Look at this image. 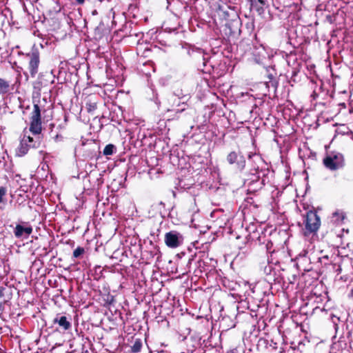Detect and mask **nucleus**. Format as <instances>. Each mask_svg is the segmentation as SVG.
I'll return each instance as SVG.
<instances>
[{
	"mask_svg": "<svg viewBox=\"0 0 353 353\" xmlns=\"http://www.w3.org/2000/svg\"><path fill=\"white\" fill-rule=\"evenodd\" d=\"M54 323H58L59 325L63 329V330H68L71 327V323L65 316L57 317L54 319Z\"/></svg>",
	"mask_w": 353,
	"mask_h": 353,
	"instance_id": "obj_9",
	"label": "nucleus"
},
{
	"mask_svg": "<svg viewBox=\"0 0 353 353\" xmlns=\"http://www.w3.org/2000/svg\"><path fill=\"white\" fill-rule=\"evenodd\" d=\"M8 87V83L3 79H0V92L6 91Z\"/></svg>",
	"mask_w": 353,
	"mask_h": 353,
	"instance_id": "obj_14",
	"label": "nucleus"
},
{
	"mask_svg": "<svg viewBox=\"0 0 353 353\" xmlns=\"http://www.w3.org/2000/svg\"><path fill=\"white\" fill-rule=\"evenodd\" d=\"M3 311V306L2 305V303H0V315L2 314Z\"/></svg>",
	"mask_w": 353,
	"mask_h": 353,
	"instance_id": "obj_18",
	"label": "nucleus"
},
{
	"mask_svg": "<svg viewBox=\"0 0 353 353\" xmlns=\"http://www.w3.org/2000/svg\"><path fill=\"white\" fill-rule=\"evenodd\" d=\"M31 148L32 147H29L28 143H26V144H23V139H21L20 144L16 150V154L19 157L24 156L28 153L29 149Z\"/></svg>",
	"mask_w": 353,
	"mask_h": 353,
	"instance_id": "obj_10",
	"label": "nucleus"
},
{
	"mask_svg": "<svg viewBox=\"0 0 353 353\" xmlns=\"http://www.w3.org/2000/svg\"><path fill=\"white\" fill-rule=\"evenodd\" d=\"M165 243L170 248L180 246L183 241V236L176 231H170L165 234Z\"/></svg>",
	"mask_w": 353,
	"mask_h": 353,
	"instance_id": "obj_3",
	"label": "nucleus"
},
{
	"mask_svg": "<svg viewBox=\"0 0 353 353\" xmlns=\"http://www.w3.org/2000/svg\"><path fill=\"white\" fill-rule=\"evenodd\" d=\"M228 353H236V352L234 350H231V351L228 352Z\"/></svg>",
	"mask_w": 353,
	"mask_h": 353,
	"instance_id": "obj_19",
	"label": "nucleus"
},
{
	"mask_svg": "<svg viewBox=\"0 0 353 353\" xmlns=\"http://www.w3.org/2000/svg\"><path fill=\"white\" fill-rule=\"evenodd\" d=\"M32 232V228L31 227H23L21 225H17L14 230V234L16 237L20 238L23 236L24 234L26 236L30 235Z\"/></svg>",
	"mask_w": 353,
	"mask_h": 353,
	"instance_id": "obj_8",
	"label": "nucleus"
},
{
	"mask_svg": "<svg viewBox=\"0 0 353 353\" xmlns=\"http://www.w3.org/2000/svg\"><path fill=\"white\" fill-rule=\"evenodd\" d=\"M22 139L23 144L28 143L29 147H32V148H39L41 143V140L39 135H37L36 138H33L30 135L24 134Z\"/></svg>",
	"mask_w": 353,
	"mask_h": 353,
	"instance_id": "obj_7",
	"label": "nucleus"
},
{
	"mask_svg": "<svg viewBox=\"0 0 353 353\" xmlns=\"http://www.w3.org/2000/svg\"><path fill=\"white\" fill-rule=\"evenodd\" d=\"M30 131L35 135H39L41 132V110L37 104L34 105L32 112Z\"/></svg>",
	"mask_w": 353,
	"mask_h": 353,
	"instance_id": "obj_2",
	"label": "nucleus"
},
{
	"mask_svg": "<svg viewBox=\"0 0 353 353\" xmlns=\"http://www.w3.org/2000/svg\"><path fill=\"white\" fill-rule=\"evenodd\" d=\"M114 149H115V147L114 145L108 144L105 147L103 154L106 156L111 155L114 153Z\"/></svg>",
	"mask_w": 353,
	"mask_h": 353,
	"instance_id": "obj_11",
	"label": "nucleus"
},
{
	"mask_svg": "<svg viewBox=\"0 0 353 353\" xmlns=\"http://www.w3.org/2000/svg\"><path fill=\"white\" fill-rule=\"evenodd\" d=\"M7 190L4 187H0V203L3 201V196L6 194Z\"/></svg>",
	"mask_w": 353,
	"mask_h": 353,
	"instance_id": "obj_15",
	"label": "nucleus"
},
{
	"mask_svg": "<svg viewBox=\"0 0 353 353\" xmlns=\"http://www.w3.org/2000/svg\"><path fill=\"white\" fill-rule=\"evenodd\" d=\"M325 166L331 170H336L344 165L343 155L341 153H332L323 160Z\"/></svg>",
	"mask_w": 353,
	"mask_h": 353,
	"instance_id": "obj_1",
	"label": "nucleus"
},
{
	"mask_svg": "<svg viewBox=\"0 0 353 353\" xmlns=\"http://www.w3.org/2000/svg\"><path fill=\"white\" fill-rule=\"evenodd\" d=\"M142 347V343L140 340H137L132 346V351L134 353L140 352Z\"/></svg>",
	"mask_w": 353,
	"mask_h": 353,
	"instance_id": "obj_12",
	"label": "nucleus"
},
{
	"mask_svg": "<svg viewBox=\"0 0 353 353\" xmlns=\"http://www.w3.org/2000/svg\"><path fill=\"white\" fill-rule=\"evenodd\" d=\"M305 228L310 232H314L318 230L321 221L316 213L312 211L307 213L305 219Z\"/></svg>",
	"mask_w": 353,
	"mask_h": 353,
	"instance_id": "obj_5",
	"label": "nucleus"
},
{
	"mask_svg": "<svg viewBox=\"0 0 353 353\" xmlns=\"http://www.w3.org/2000/svg\"><path fill=\"white\" fill-rule=\"evenodd\" d=\"M227 161L230 164L236 163L239 169L241 170L244 168L245 161L243 157H240L236 152H231L227 156Z\"/></svg>",
	"mask_w": 353,
	"mask_h": 353,
	"instance_id": "obj_6",
	"label": "nucleus"
},
{
	"mask_svg": "<svg viewBox=\"0 0 353 353\" xmlns=\"http://www.w3.org/2000/svg\"><path fill=\"white\" fill-rule=\"evenodd\" d=\"M351 295L353 296V289L351 291Z\"/></svg>",
	"mask_w": 353,
	"mask_h": 353,
	"instance_id": "obj_20",
	"label": "nucleus"
},
{
	"mask_svg": "<svg viewBox=\"0 0 353 353\" xmlns=\"http://www.w3.org/2000/svg\"><path fill=\"white\" fill-rule=\"evenodd\" d=\"M30 58L29 61V71L32 77H34L38 72V68L39 65V52L35 46H33L30 53L27 54Z\"/></svg>",
	"mask_w": 353,
	"mask_h": 353,
	"instance_id": "obj_4",
	"label": "nucleus"
},
{
	"mask_svg": "<svg viewBox=\"0 0 353 353\" xmlns=\"http://www.w3.org/2000/svg\"><path fill=\"white\" fill-rule=\"evenodd\" d=\"M76 2L78 3V4H83L85 2V0H75Z\"/></svg>",
	"mask_w": 353,
	"mask_h": 353,
	"instance_id": "obj_17",
	"label": "nucleus"
},
{
	"mask_svg": "<svg viewBox=\"0 0 353 353\" xmlns=\"http://www.w3.org/2000/svg\"><path fill=\"white\" fill-rule=\"evenodd\" d=\"M85 250L83 248L81 247H78L77 248H76L74 252H73V256L74 258H79L80 257L83 253H84Z\"/></svg>",
	"mask_w": 353,
	"mask_h": 353,
	"instance_id": "obj_13",
	"label": "nucleus"
},
{
	"mask_svg": "<svg viewBox=\"0 0 353 353\" xmlns=\"http://www.w3.org/2000/svg\"><path fill=\"white\" fill-rule=\"evenodd\" d=\"M260 3L261 5L265 4V1L263 0H251L252 5H256L257 3Z\"/></svg>",
	"mask_w": 353,
	"mask_h": 353,
	"instance_id": "obj_16",
	"label": "nucleus"
}]
</instances>
